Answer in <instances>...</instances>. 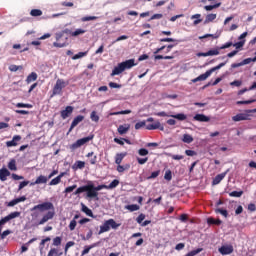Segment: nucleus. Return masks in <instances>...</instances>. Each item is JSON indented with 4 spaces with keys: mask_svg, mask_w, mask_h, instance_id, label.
Returning <instances> with one entry per match:
<instances>
[{
    "mask_svg": "<svg viewBox=\"0 0 256 256\" xmlns=\"http://www.w3.org/2000/svg\"><path fill=\"white\" fill-rule=\"evenodd\" d=\"M171 117L173 119H178V121H185V119H187V115L183 114V113H179L176 115H171Z\"/></svg>",
    "mask_w": 256,
    "mask_h": 256,
    "instance_id": "nucleus-38",
    "label": "nucleus"
},
{
    "mask_svg": "<svg viewBox=\"0 0 256 256\" xmlns=\"http://www.w3.org/2000/svg\"><path fill=\"white\" fill-rule=\"evenodd\" d=\"M146 129L148 131H155V129H160V131H163L165 128L163 126H161V122L159 121H156L155 123L153 124H148L146 126Z\"/></svg>",
    "mask_w": 256,
    "mask_h": 256,
    "instance_id": "nucleus-15",
    "label": "nucleus"
},
{
    "mask_svg": "<svg viewBox=\"0 0 256 256\" xmlns=\"http://www.w3.org/2000/svg\"><path fill=\"white\" fill-rule=\"evenodd\" d=\"M33 81H37V73L32 72L26 78V83H33Z\"/></svg>",
    "mask_w": 256,
    "mask_h": 256,
    "instance_id": "nucleus-29",
    "label": "nucleus"
},
{
    "mask_svg": "<svg viewBox=\"0 0 256 256\" xmlns=\"http://www.w3.org/2000/svg\"><path fill=\"white\" fill-rule=\"evenodd\" d=\"M81 211L83 213H85V215H87L88 217H92L93 219H95V215H93V211L91 209H89V207H87L85 204L81 203Z\"/></svg>",
    "mask_w": 256,
    "mask_h": 256,
    "instance_id": "nucleus-21",
    "label": "nucleus"
},
{
    "mask_svg": "<svg viewBox=\"0 0 256 256\" xmlns=\"http://www.w3.org/2000/svg\"><path fill=\"white\" fill-rule=\"evenodd\" d=\"M138 155H140V157H147V155H149V150L145 148H140L138 150Z\"/></svg>",
    "mask_w": 256,
    "mask_h": 256,
    "instance_id": "nucleus-48",
    "label": "nucleus"
},
{
    "mask_svg": "<svg viewBox=\"0 0 256 256\" xmlns=\"http://www.w3.org/2000/svg\"><path fill=\"white\" fill-rule=\"evenodd\" d=\"M123 71H125L123 69V66L121 63H119L116 67H114V69L112 70L111 73V77H115V75H121V73H123Z\"/></svg>",
    "mask_w": 256,
    "mask_h": 256,
    "instance_id": "nucleus-20",
    "label": "nucleus"
},
{
    "mask_svg": "<svg viewBox=\"0 0 256 256\" xmlns=\"http://www.w3.org/2000/svg\"><path fill=\"white\" fill-rule=\"evenodd\" d=\"M81 193H86L88 199H99V192L95 189V184L92 181H89L87 185L77 188L73 195H81Z\"/></svg>",
    "mask_w": 256,
    "mask_h": 256,
    "instance_id": "nucleus-2",
    "label": "nucleus"
},
{
    "mask_svg": "<svg viewBox=\"0 0 256 256\" xmlns=\"http://www.w3.org/2000/svg\"><path fill=\"white\" fill-rule=\"evenodd\" d=\"M131 168V165L129 164H126V165H121V164H118L117 166V171L118 173H124L125 171L129 170Z\"/></svg>",
    "mask_w": 256,
    "mask_h": 256,
    "instance_id": "nucleus-30",
    "label": "nucleus"
},
{
    "mask_svg": "<svg viewBox=\"0 0 256 256\" xmlns=\"http://www.w3.org/2000/svg\"><path fill=\"white\" fill-rule=\"evenodd\" d=\"M23 69V66H17L15 64H12L9 66V71H12V73H15L17 71H21Z\"/></svg>",
    "mask_w": 256,
    "mask_h": 256,
    "instance_id": "nucleus-43",
    "label": "nucleus"
},
{
    "mask_svg": "<svg viewBox=\"0 0 256 256\" xmlns=\"http://www.w3.org/2000/svg\"><path fill=\"white\" fill-rule=\"evenodd\" d=\"M29 183H30L29 180L20 182L17 192L19 193V191H22L23 189H25V187H27V185H29Z\"/></svg>",
    "mask_w": 256,
    "mask_h": 256,
    "instance_id": "nucleus-45",
    "label": "nucleus"
},
{
    "mask_svg": "<svg viewBox=\"0 0 256 256\" xmlns=\"http://www.w3.org/2000/svg\"><path fill=\"white\" fill-rule=\"evenodd\" d=\"M93 139V136L84 137L82 139H78L75 143L71 145V149H79V147H83L85 143H89Z\"/></svg>",
    "mask_w": 256,
    "mask_h": 256,
    "instance_id": "nucleus-8",
    "label": "nucleus"
},
{
    "mask_svg": "<svg viewBox=\"0 0 256 256\" xmlns=\"http://www.w3.org/2000/svg\"><path fill=\"white\" fill-rule=\"evenodd\" d=\"M129 114H131V110H122V111L112 113V115H129Z\"/></svg>",
    "mask_w": 256,
    "mask_h": 256,
    "instance_id": "nucleus-57",
    "label": "nucleus"
},
{
    "mask_svg": "<svg viewBox=\"0 0 256 256\" xmlns=\"http://www.w3.org/2000/svg\"><path fill=\"white\" fill-rule=\"evenodd\" d=\"M90 119L94 123H99V115H97V111H92L90 114Z\"/></svg>",
    "mask_w": 256,
    "mask_h": 256,
    "instance_id": "nucleus-40",
    "label": "nucleus"
},
{
    "mask_svg": "<svg viewBox=\"0 0 256 256\" xmlns=\"http://www.w3.org/2000/svg\"><path fill=\"white\" fill-rule=\"evenodd\" d=\"M99 245H101V242H96V243H93L89 246H86L84 248V250L82 251V256L87 255V253H89V251H91V249H95V247H99Z\"/></svg>",
    "mask_w": 256,
    "mask_h": 256,
    "instance_id": "nucleus-23",
    "label": "nucleus"
},
{
    "mask_svg": "<svg viewBox=\"0 0 256 256\" xmlns=\"http://www.w3.org/2000/svg\"><path fill=\"white\" fill-rule=\"evenodd\" d=\"M194 121H199L200 123H209V121H211V118L204 114H196L194 116Z\"/></svg>",
    "mask_w": 256,
    "mask_h": 256,
    "instance_id": "nucleus-17",
    "label": "nucleus"
},
{
    "mask_svg": "<svg viewBox=\"0 0 256 256\" xmlns=\"http://www.w3.org/2000/svg\"><path fill=\"white\" fill-rule=\"evenodd\" d=\"M249 110H247L244 113H238L235 116L232 117V121H234V123H239V121H251V115L249 113L252 112H248Z\"/></svg>",
    "mask_w": 256,
    "mask_h": 256,
    "instance_id": "nucleus-7",
    "label": "nucleus"
},
{
    "mask_svg": "<svg viewBox=\"0 0 256 256\" xmlns=\"http://www.w3.org/2000/svg\"><path fill=\"white\" fill-rule=\"evenodd\" d=\"M73 246H75V242H73V241H69L66 243L65 248H64L65 255H67L69 249H71V247H73Z\"/></svg>",
    "mask_w": 256,
    "mask_h": 256,
    "instance_id": "nucleus-46",
    "label": "nucleus"
},
{
    "mask_svg": "<svg viewBox=\"0 0 256 256\" xmlns=\"http://www.w3.org/2000/svg\"><path fill=\"white\" fill-rule=\"evenodd\" d=\"M67 85H69V82H65L63 79H58L53 87L51 97H55V95H61V93H63V89H65Z\"/></svg>",
    "mask_w": 256,
    "mask_h": 256,
    "instance_id": "nucleus-5",
    "label": "nucleus"
},
{
    "mask_svg": "<svg viewBox=\"0 0 256 256\" xmlns=\"http://www.w3.org/2000/svg\"><path fill=\"white\" fill-rule=\"evenodd\" d=\"M8 169L10 171H17V162L15 161V159H12L9 163H8Z\"/></svg>",
    "mask_w": 256,
    "mask_h": 256,
    "instance_id": "nucleus-34",
    "label": "nucleus"
},
{
    "mask_svg": "<svg viewBox=\"0 0 256 256\" xmlns=\"http://www.w3.org/2000/svg\"><path fill=\"white\" fill-rule=\"evenodd\" d=\"M31 17H41L43 15V11L41 9H32L30 11Z\"/></svg>",
    "mask_w": 256,
    "mask_h": 256,
    "instance_id": "nucleus-31",
    "label": "nucleus"
},
{
    "mask_svg": "<svg viewBox=\"0 0 256 256\" xmlns=\"http://www.w3.org/2000/svg\"><path fill=\"white\" fill-rule=\"evenodd\" d=\"M126 156H127V153L116 154V156H115L116 165H121V163L123 162V159H125Z\"/></svg>",
    "mask_w": 256,
    "mask_h": 256,
    "instance_id": "nucleus-25",
    "label": "nucleus"
},
{
    "mask_svg": "<svg viewBox=\"0 0 256 256\" xmlns=\"http://www.w3.org/2000/svg\"><path fill=\"white\" fill-rule=\"evenodd\" d=\"M136 161L139 165H145V163H147V161H149V157H144V158L137 157Z\"/></svg>",
    "mask_w": 256,
    "mask_h": 256,
    "instance_id": "nucleus-50",
    "label": "nucleus"
},
{
    "mask_svg": "<svg viewBox=\"0 0 256 256\" xmlns=\"http://www.w3.org/2000/svg\"><path fill=\"white\" fill-rule=\"evenodd\" d=\"M31 211H40V213H45L43 217L37 222V225H45L48 221H51L55 217V206L51 202H44L38 205H35L31 208Z\"/></svg>",
    "mask_w": 256,
    "mask_h": 256,
    "instance_id": "nucleus-1",
    "label": "nucleus"
},
{
    "mask_svg": "<svg viewBox=\"0 0 256 256\" xmlns=\"http://www.w3.org/2000/svg\"><path fill=\"white\" fill-rule=\"evenodd\" d=\"M47 256H63V252H60L57 248H51Z\"/></svg>",
    "mask_w": 256,
    "mask_h": 256,
    "instance_id": "nucleus-27",
    "label": "nucleus"
},
{
    "mask_svg": "<svg viewBox=\"0 0 256 256\" xmlns=\"http://www.w3.org/2000/svg\"><path fill=\"white\" fill-rule=\"evenodd\" d=\"M84 119H85V116H83V115L76 116L71 123L68 133H71L73 131V129H75V127H77L78 124L81 123Z\"/></svg>",
    "mask_w": 256,
    "mask_h": 256,
    "instance_id": "nucleus-10",
    "label": "nucleus"
},
{
    "mask_svg": "<svg viewBox=\"0 0 256 256\" xmlns=\"http://www.w3.org/2000/svg\"><path fill=\"white\" fill-rule=\"evenodd\" d=\"M216 213H220V215H223V217H228L229 213L226 209L218 208L216 209Z\"/></svg>",
    "mask_w": 256,
    "mask_h": 256,
    "instance_id": "nucleus-54",
    "label": "nucleus"
},
{
    "mask_svg": "<svg viewBox=\"0 0 256 256\" xmlns=\"http://www.w3.org/2000/svg\"><path fill=\"white\" fill-rule=\"evenodd\" d=\"M243 195V191H232L229 193V197H241Z\"/></svg>",
    "mask_w": 256,
    "mask_h": 256,
    "instance_id": "nucleus-53",
    "label": "nucleus"
},
{
    "mask_svg": "<svg viewBox=\"0 0 256 256\" xmlns=\"http://www.w3.org/2000/svg\"><path fill=\"white\" fill-rule=\"evenodd\" d=\"M75 189H77V184H74L72 186H68L65 188L64 193H73V191H75Z\"/></svg>",
    "mask_w": 256,
    "mask_h": 256,
    "instance_id": "nucleus-51",
    "label": "nucleus"
},
{
    "mask_svg": "<svg viewBox=\"0 0 256 256\" xmlns=\"http://www.w3.org/2000/svg\"><path fill=\"white\" fill-rule=\"evenodd\" d=\"M73 31L70 30L69 28L64 29L62 32L56 33V41H60L63 37V35H70L72 37Z\"/></svg>",
    "mask_w": 256,
    "mask_h": 256,
    "instance_id": "nucleus-19",
    "label": "nucleus"
},
{
    "mask_svg": "<svg viewBox=\"0 0 256 256\" xmlns=\"http://www.w3.org/2000/svg\"><path fill=\"white\" fill-rule=\"evenodd\" d=\"M207 223H208V225H221V223H223V221H221V219L215 220L214 218H208Z\"/></svg>",
    "mask_w": 256,
    "mask_h": 256,
    "instance_id": "nucleus-33",
    "label": "nucleus"
},
{
    "mask_svg": "<svg viewBox=\"0 0 256 256\" xmlns=\"http://www.w3.org/2000/svg\"><path fill=\"white\" fill-rule=\"evenodd\" d=\"M97 19H99V17H97V16H85V17H82L81 21H83V22L97 21Z\"/></svg>",
    "mask_w": 256,
    "mask_h": 256,
    "instance_id": "nucleus-49",
    "label": "nucleus"
},
{
    "mask_svg": "<svg viewBox=\"0 0 256 256\" xmlns=\"http://www.w3.org/2000/svg\"><path fill=\"white\" fill-rule=\"evenodd\" d=\"M227 62H222L219 65L211 68L210 70H207L204 74H201L200 76L194 78L192 80V83H197L199 81H206L209 77H211V74L215 73V71H219L221 67H225Z\"/></svg>",
    "mask_w": 256,
    "mask_h": 256,
    "instance_id": "nucleus-3",
    "label": "nucleus"
},
{
    "mask_svg": "<svg viewBox=\"0 0 256 256\" xmlns=\"http://www.w3.org/2000/svg\"><path fill=\"white\" fill-rule=\"evenodd\" d=\"M118 227H121V224H117L113 219L106 220L102 226H100V230L98 232V235H101L103 233H107L110 229H118Z\"/></svg>",
    "mask_w": 256,
    "mask_h": 256,
    "instance_id": "nucleus-4",
    "label": "nucleus"
},
{
    "mask_svg": "<svg viewBox=\"0 0 256 256\" xmlns=\"http://www.w3.org/2000/svg\"><path fill=\"white\" fill-rule=\"evenodd\" d=\"M7 177H11V172L3 167L0 169V181L5 182L7 181Z\"/></svg>",
    "mask_w": 256,
    "mask_h": 256,
    "instance_id": "nucleus-12",
    "label": "nucleus"
},
{
    "mask_svg": "<svg viewBox=\"0 0 256 256\" xmlns=\"http://www.w3.org/2000/svg\"><path fill=\"white\" fill-rule=\"evenodd\" d=\"M47 181H49V178L47 176L40 175L36 178L34 182H31L30 185H41L47 183Z\"/></svg>",
    "mask_w": 256,
    "mask_h": 256,
    "instance_id": "nucleus-14",
    "label": "nucleus"
},
{
    "mask_svg": "<svg viewBox=\"0 0 256 256\" xmlns=\"http://www.w3.org/2000/svg\"><path fill=\"white\" fill-rule=\"evenodd\" d=\"M244 45H245V40H241L233 44V47H236V49H241V47H243Z\"/></svg>",
    "mask_w": 256,
    "mask_h": 256,
    "instance_id": "nucleus-60",
    "label": "nucleus"
},
{
    "mask_svg": "<svg viewBox=\"0 0 256 256\" xmlns=\"http://www.w3.org/2000/svg\"><path fill=\"white\" fill-rule=\"evenodd\" d=\"M145 125H146L145 121L137 122L135 124V129L136 130L142 129V127H145Z\"/></svg>",
    "mask_w": 256,
    "mask_h": 256,
    "instance_id": "nucleus-63",
    "label": "nucleus"
},
{
    "mask_svg": "<svg viewBox=\"0 0 256 256\" xmlns=\"http://www.w3.org/2000/svg\"><path fill=\"white\" fill-rule=\"evenodd\" d=\"M73 106H67L64 110L60 112L62 119H67V117H71L73 114Z\"/></svg>",
    "mask_w": 256,
    "mask_h": 256,
    "instance_id": "nucleus-11",
    "label": "nucleus"
},
{
    "mask_svg": "<svg viewBox=\"0 0 256 256\" xmlns=\"http://www.w3.org/2000/svg\"><path fill=\"white\" fill-rule=\"evenodd\" d=\"M164 179L166 181H171V179H173V173L171 172V170H167L165 172Z\"/></svg>",
    "mask_w": 256,
    "mask_h": 256,
    "instance_id": "nucleus-52",
    "label": "nucleus"
},
{
    "mask_svg": "<svg viewBox=\"0 0 256 256\" xmlns=\"http://www.w3.org/2000/svg\"><path fill=\"white\" fill-rule=\"evenodd\" d=\"M227 173H228V170L224 173L216 175L212 181V185H219V183H221V181L225 179V177L227 176Z\"/></svg>",
    "mask_w": 256,
    "mask_h": 256,
    "instance_id": "nucleus-18",
    "label": "nucleus"
},
{
    "mask_svg": "<svg viewBox=\"0 0 256 256\" xmlns=\"http://www.w3.org/2000/svg\"><path fill=\"white\" fill-rule=\"evenodd\" d=\"M87 55V52H79L78 54H75L72 59L77 60L81 59L82 57H85Z\"/></svg>",
    "mask_w": 256,
    "mask_h": 256,
    "instance_id": "nucleus-58",
    "label": "nucleus"
},
{
    "mask_svg": "<svg viewBox=\"0 0 256 256\" xmlns=\"http://www.w3.org/2000/svg\"><path fill=\"white\" fill-rule=\"evenodd\" d=\"M62 241H63V238H61L60 236H57V237H55V238L53 239L52 245H53L54 247H59V245H61Z\"/></svg>",
    "mask_w": 256,
    "mask_h": 256,
    "instance_id": "nucleus-42",
    "label": "nucleus"
},
{
    "mask_svg": "<svg viewBox=\"0 0 256 256\" xmlns=\"http://www.w3.org/2000/svg\"><path fill=\"white\" fill-rule=\"evenodd\" d=\"M72 169H73L74 171H77V169H85V162H84V161H81V160L76 161V162L73 164Z\"/></svg>",
    "mask_w": 256,
    "mask_h": 256,
    "instance_id": "nucleus-26",
    "label": "nucleus"
},
{
    "mask_svg": "<svg viewBox=\"0 0 256 256\" xmlns=\"http://www.w3.org/2000/svg\"><path fill=\"white\" fill-rule=\"evenodd\" d=\"M19 141H21V135L13 136L11 141L6 142L7 147H17Z\"/></svg>",
    "mask_w": 256,
    "mask_h": 256,
    "instance_id": "nucleus-13",
    "label": "nucleus"
},
{
    "mask_svg": "<svg viewBox=\"0 0 256 256\" xmlns=\"http://www.w3.org/2000/svg\"><path fill=\"white\" fill-rule=\"evenodd\" d=\"M191 19H197V20H195V21L193 22L194 25H199V23H201V21H203V20L201 19V14H194V15L191 16Z\"/></svg>",
    "mask_w": 256,
    "mask_h": 256,
    "instance_id": "nucleus-44",
    "label": "nucleus"
},
{
    "mask_svg": "<svg viewBox=\"0 0 256 256\" xmlns=\"http://www.w3.org/2000/svg\"><path fill=\"white\" fill-rule=\"evenodd\" d=\"M17 217H21V212H11L9 215L0 220V235L3 231V225H5V223H8V221H11V219H17Z\"/></svg>",
    "mask_w": 256,
    "mask_h": 256,
    "instance_id": "nucleus-6",
    "label": "nucleus"
},
{
    "mask_svg": "<svg viewBox=\"0 0 256 256\" xmlns=\"http://www.w3.org/2000/svg\"><path fill=\"white\" fill-rule=\"evenodd\" d=\"M248 211H250L251 213H255L256 205L253 203L248 204Z\"/></svg>",
    "mask_w": 256,
    "mask_h": 256,
    "instance_id": "nucleus-64",
    "label": "nucleus"
},
{
    "mask_svg": "<svg viewBox=\"0 0 256 256\" xmlns=\"http://www.w3.org/2000/svg\"><path fill=\"white\" fill-rule=\"evenodd\" d=\"M75 227H77V220H71L69 224L70 231H75Z\"/></svg>",
    "mask_w": 256,
    "mask_h": 256,
    "instance_id": "nucleus-59",
    "label": "nucleus"
},
{
    "mask_svg": "<svg viewBox=\"0 0 256 256\" xmlns=\"http://www.w3.org/2000/svg\"><path fill=\"white\" fill-rule=\"evenodd\" d=\"M126 209H128V211H139V205L137 204H130L126 206Z\"/></svg>",
    "mask_w": 256,
    "mask_h": 256,
    "instance_id": "nucleus-47",
    "label": "nucleus"
},
{
    "mask_svg": "<svg viewBox=\"0 0 256 256\" xmlns=\"http://www.w3.org/2000/svg\"><path fill=\"white\" fill-rule=\"evenodd\" d=\"M122 65V68L124 69V71L126 69H132V67H135L137 64H135V60L134 59H129L126 60L122 63H120Z\"/></svg>",
    "mask_w": 256,
    "mask_h": 256,
    "instance_id": "nucleus-16",
    "label": "nucleus"
},
{
    "mask_svg": "<svg viewBox=\"0 0 256 256\" xmlns=\"http://www.w3.org/2000/svg\"><path fill=\"white\" fill-rule=\"evenodd\" d=\"M59 183H61V180H60V178H58V176H57V177H55L54 179H52V180L49 182V185H50V186H55V185H59Z\"/></svg>",
    "mask_w": 256,
    "mask_h": 256,
    "instance_id": "nucleus-56",
    "label": "nucleus"
},
{
    "mask_svg": "<svg viewBox=\"0 0 256 256\" xmlns=\"http://www.w3.org/2000/svg\"><path fill=\"white\" fill-rule=\"evenodd\" d=\"M221 5V2H218L214 5H207L204 6L205 11H213V9H219V6Z\"/></svg>",
    "mask_w": 256,
    "mask_h": 256,
    "instance_id": "nucleus-36",
    "label": "nucleus"
},
{
    "mask_svg": "<svg viewBox=\"0 0 256 256\" xmlns=\"http://www.w3.org/2000/svg\"><path fill=\"white\" fill-rule=\"evenodd\" d=\"M16 107L18 109H33V105L32 104H25V103H21V102L17 103Z\"/></svg>",
    "mask_w": 256,
    "mask_h": 256,
    "instance_id": "nucleus-32",
    "label": "nucleus"
},
{
    "mask_svg": "<svg viewBox=\"0 0 256 256\" xmlns=\"http://www.w3.org/2000/svg\"><path fill=\"white\" fill-rule=\"evenodd\" d=\"M119 186V180L114 179L109 185H106V189H115Z\"/></svg>",
    "mask_w": 256,
    "mask_h": 256,
    "instance_id": "nucleus-39",
    "label": "nucleus"
},
{
    "mask_svg": "<svg viewBox=\"0 0 256 256\" xmlns=\"http://www.w3.org/2000/svg\"><path fill=\"white\" fill-rule=\"evenodd\" d=\"M217 19V14H208L205 19V23H211Z\"/></svg>",
    "mask_w": 256,
    "mask_h": 256,
    "instance_id": "nucleus-41",
    "label": "nucleus"
},
{
    "mask_svg": "<svg viewBox=\"0 0 256 256\" xmlns=\"http://www.w3.org/2000/svg\"><path fill=\"white\" fill-rule=\"evenodd\" d=\"M256 60H253V58H246L241 63L243 65H249V63H255Z\"/></svg>",
    "mask_w": 256,
    "mask_h": 256,
    "instance_id": "nucleus-62",
    "label": "nucleus"
},
{
    "mask_svg": "<svg viewBox=\"0 0 256 256\" xmlns=\"http://www.w3.org/2000/svg\"><path fill=\"white\" fill-rule=\"evenodd\" d=\"M218 251L221 255H231L234 251L233 245H223L218 249Z\"/></svg>",
    "mask_w": 256,
    "mask_h": 256,
    "instance_id": "nucleus-9",
    "label": "nucleus"
},
{
    "mask_svg": "<svg viewBox=\"0 0 256 256\" xmlns=\"http://www.w3.org/2000/svg\"><path fill=\"white\" fill-rule=\"evenodd\" d=\"M129 129H131V125L129 124L120 125L118 127V133L119 135H125L129 131Z\"/></svg>",
    "mask_w": 256,
    "mask_h": 256,
    "instance_id": "nucleus-22",
    "label": "nucleus"
},
{
    "mask_svg": "<svg viewBox=\"0 0 256 256\" xmlns=\"http://www.w3.org/2000/svg\"><path fill=\"white\" fill-rule=\"evenodd\" d=\"M161 170L154 171L151 173V175L148 177V179H157V176L160 175Z\"/></svg>",
    "mask_w": 256,
    "mask_h": 256,
    "instance_id": "nucleus-61",
    "label": "nucleus"
},
{
    "mask_svg": "<svg viewBox=\"0 0 256 256\" xmlns=\"http://www.w3.org/2000/svg\"><path fill=\"white\" fill-rule=\"evenodd\" d=\"M221 81H222V78H216L213 83L209 82L208 84H206V85L204 86V89H205L206 87H210V85H213V86L219 85V83H221Z\"/></svg>",
    "mask_w": 256,
    "mask_h": 256,
    "instance_id": "nucleus-55",
    "label": "nucleus"
},
{
    "mask_svg": "<svg viewBox=\"0 0 256 256\" xmlns=\"http://www.w3.org/2000/svg\"><path fill=\"white\" fill-rule=\"evenodd\" d=\"M85 33H87V30L83 28H78L72 32V37H79L80 35H85Z\"/></svg>",
    "mask_w": 256,
    "mask_h": 256,
    "instance_id": "nucleus-28",
    "label": "nucleus"
},
{
    "mask_svg": "<svg viewBox=\"0 0 256 256\" xmlns=\"http://www.w3.org/2000/svg\"><path fill=\"white\" fill-rule=\"evenodd\" d=\"M219 51H221L220 47H216L212 50H209L208 51V57H213L215 55H219V53H220Z\"/></svg>",
    "mask_w": 256,
    "mask_h": 256,
    "instance_id": "nucleus-37",
    "label": "nucleus"
},
{
    "mask_svg": "<svg viewBox=\"0 0 256 256\" xmlns=\"http://www.w3.org/2000/svg\"><path fill=\"white\" fill-rule=\"evenodd\" d=\"M183 143H193V136L191 134H184L182 138Z\"/></svg>",
    "mask_w": 256,
    "mask_h": 256,
    "instance_id": "nucleus-35",
    "label": "nucleus"
},
{
    "mask_svg": "<svg viewBox=\"0 0 256 256\" xmlns=\"http://www.w3.org/2000/svg\"><path fill=\"white\" fill-rule=\"evenodd\" d=\"M49 241H51V237H46L45 239L41 240L39 244L40 255H43V251L45 249V243H49Z\"/></svg>",
    "mask_w": 256,
    "mask_h": 256,
    "instance_id": "nucleus-24",
    "label": "nucleus"
}]
</instances>
